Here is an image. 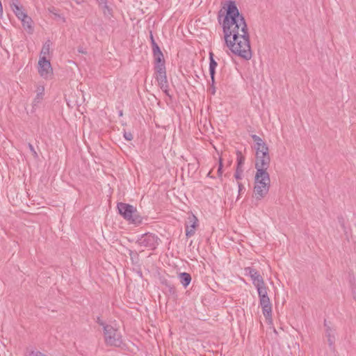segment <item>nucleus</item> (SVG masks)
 Segmentation results:
<instances>
[{
  "instance_id": "33",
  "label": "nucleus",
  "mask_w": 356,
  "mask_h": 356,
  "mask_svg": "<svg viewBox=\"0 0 356 356\" xmlns=\"http://www.w3.org/2000/svg\"><path fill=\"white\" fill-rule=\"evenodd\" d=\"M3 15V6L1 1H0V17H1Z\"/></svg>"
},
{
  "instance_id": "11",
  "label": "nucleus",
  "mask_w": 356,
  "mask_h": 356,
  "mask_svg": "<svg viewBox=\"0 0 356 356\" xmlns=\"http://www.w3.org/2000/svg\"><path fill=\"white\" fill-rule=\"evenodd\" d=\"M259 305L262 309V313L267 321L272 322V305L270 298L264 297L259 299Z\"/></svg>"
},
{
  "instance_id": "9",
  "label": "nucleus",
  "mask_w": 356,
  "mask_h": 356,
  "mask_svg": "<svg viewBox=\"0 0 356 356\" xmlns=\"http://www.w3.org/2000/svg\"><path fill=\"white\" fill-rule=\"evenodd\" d=\"M9 5L11 10L19 20L22 22H28L30 18L19 0H10Z\"/></svg>"
},
{
  "instance_id": "3",
  "label": "nucleus",
  "mask_w": 356,
  "mask_h": 356,
  "mask_svg": "<svg viewBox=\"0 0 356 356\" xmlns=\"http://www.w3.org/2000/svg\"><path fill=\"white\" fill-rule=\"evenodd\" d=\"M224 17L223 22H245V18L240 14L234 1H228L219 11L218 20Z\"/></svg>"
},
{
  "instance_id": "19",
  "label": "nucleus",
  "mask_w": 356,
  "mask_h": 356,
  "mask_svg": "<svg viewBox=\"0 0 356 356\" xmlns=\"http://www.w3.org/2000/svg\"><path fill=\"white\" fill-rule=\"evenodd\" d=\"M255 287L257 290L259 299L264 297H268V287L266 286L265 282L263 283V284H260L259 286H257Z\"/></svg>"
},
{
  "instance_id": "10",
  "label": "nucleus",
  "mask_w": 356,
  "mask_h": 356,
  "mask_svg": "<svg viewBox=\"0 0 356 356\" xmlns=\"http://www.w3.org/2000/svg\"><path fill=\"white\" fill-rule=\"evenodd\" d=\"M38 73L44 79H49L53 74V69L51 67L49 60L44 57H40L38 61Z\"/></svg>"
},
{
  "instance_id": "1",
  "label": "nucleus",
  "mask_w": 356,
  "mask_h": 356,
  "mask_svg": "<svg viewBox=\"0 0 356 356\" xmlns=\"http://www.w3.org/2000/svg\"><path fill=\"white\" fill-rule=\"evenodd\" d=\"M225 44L231 51L248 60L252 57L247 24H222Z\"/></svg>"
},
{
  "instance_id": "39",
  "label": "nucleus",
  "mask_w": 356,
  "mask_h": 356,
  "mask_svg": "<svg viewBox=\"0 0 356 356\" xmlns=\"http://www.w3.org/2000/svg\"><path fill=\"white\" fill-rule=\"evenodd\" d=\"M79 52H81L83 54H85V52L83 51V49L79 50Z\"/></svg>"
},
{
  "instance_id": "25",
  "label": "nucleus",
  "mask_w": 356,
  "mask_h": 356,
  "mask_svg": "<svg viewBox=\"0 0 356 356\" xmlns=\"http://www.w3.org/2000/svg\"><path fill=\"white\" fill-rule=\"evenodd\" d=\"M28 147L29 149H30V151L32 153V155L35 158V159H38V153L36 152V151L35 150L32 144L31 143H29L28 144Z\"/></svg>"
},
{
  "instance_id": "16",
  "label": "nucleus",
  "mask_w": 356,
  "mask_h": 356,
  "mask_svg": "<svg viewBox=\"0 0 356 356\" xmlns=\"http://www.w3.org/2000/svg\"><path fill=\"white\" fill-rule=\"evenodd\" d=\"M324 326L325 327V334L327 338L329 346H332L335 341L334 331L328 325L326 320L324 321Z\"/></svg>"
},
{
  "instance_id": "12",
  "label": "nucleus",
  "mask_w": 356,
  "mask_h": 356,
  "mask_svg": "<svg viewBox=\"0 0 356 356\" xmlns=\"http://www.w3.org/2000/svg\"><path fill=\"white\" fill-rule=\"evenodd\" d=\"M244 270L245 275L250 277L254 286H259L264 283V278L260 275L259 272L253 267H246L244 268Z\"/></svg>"
},
{
  "instance_id": "8",
  "label": "nucleus",
  "mask_w": 356,
  "mask_h": 356,
  "mask_svg": "<svg viewBox=\"0 0 356 356\" xmlns=\"http://www.w3.org/2000/svg\"><path fill=\"white\" fill-rule=\"evenodd\" d=\"M159 241L160 239L156 234L147 232L140 235L136 243L139 246L154 250L159 245Z\"/></svg>"
},
{
  "instance_id": "4",
  "label": "nucleus",
  "mask_w": 356,
  "mask_h": 356,
  "mask_svg": "<svg viewBox=\"0 0 356 356\" xmlns=\"http://www.w3.org/2000/svg\"><path fill=\"white\" fill-rule=\"evenodd\" d=\"M119 213L129 223L136 225L143 222V218L139 215L137 209L127 203L119 202L117 204Z\"/></svg>"
},
{
  "instance_id": "22",
  "label": "nucleus",
  "mask_w": 356,
  "mask_h": 356,
  "mask_svg": "<svg viewBox=\"0 0 356 356\" xmlns=\"http://www.w3.org/2000/svg\"><path fill=\"white\" fill-rule=\"evenodd\" d=\"M236 160H237V168H243V165L245 163V156L243 155L241 151L236 152Z\"/></svg>"
},
{
  "instance_id": "32",
  "label": "nucleus",
  "mask_w": 356,
  "mask_h": 356,
  "mask_svg": "<svg viewBox=\"0 0 356 356\" xmlns=\"http://www.w3.org/2000/svg\"><path fill=\"white\" fill-rule=\"evenodd\" d=\"M99 5L102 6L103 8L105 9H107L108 10V8L106 5V0H97Z\"/></svg>"
},
{
  "instance_id": "13",
  "label": "nucleus",
  "mask_w": 356,
  "mask_h": 356,
  "mask_svg": "<svg viewBox=\"0 0 356 356\" xmlns=\"http://www.w3.org/2000/svg\"><path fill=\"white\" fill-rule=\"evenodd\" d=\"M188 221L186 225V235L187 237H191L194 235L195 232V228L197 226V219L192 215L188 217Z\"/></svg>"
},
{
  "instance_id": "37",
  "label": "nucleus",
  "mask_w": 356,
  "mask_h": 356,
  "mask_svg": "<svg viewBox=\"0 0 356 356\" xmlns=\"http://www.w3.org/2000/svg\"><path fill=\"white\" fill-rule=\"evenodd\" d=\"M122 115H123V112H122V111H120L119 112V115H120V116H122Z\"/></svg>"
},
{
  "instance_id": "2",
  "label": "nucleus",
  "mask_w": 356,
  "mask_h": 356,
  "mask_svg": "<svg viewBox=\"0 0 356 356\" xmlns=\"http://www.w3.org/2000/svg\"><path fill=\"white\" fill-rule=\"evenodd\" d=\"M150 40L154 58V78L162 91L170 98H172L169 93V84L166 76L164 56L160 47L154 39L152 31H150Z\"/></svg>"
},
{
  "instance_id": "27",
  "label": "nucleus",
  "mask_w": 356,
  "mask_h": 356,
  "mask_svg": "<svg viewBox=\"0 0 356 356\" xmlns=\"http://www.w3.org/2000/svg\"><path fill=\"white\" fill-rule=\"evenodd\" d=\"M124 138L128 140V141H130L133 139V135L131 132L129 131H124Z\"/></svg>"
},
{
  "instance_id": "23",
  "label": "nucleus",
  "mask_w": 356,
  "mask_h": 356,
  "mask_svg": "<svg viewBox=\"0 0 356 356\" xmlns=\"http://www.w3.org/2000/svg\"><path fill=\"white\" fill-rule=\"evenodd\" d=\"M243 172V168H236V172L234 173V177L237 180H240L242 179V175Z\"/></svg>"
},
{
  "instance_id": "24",
  "label": "nucleus",
  "mask_w": 356,
  "mask_h": 356,
  "mask_svg": "<svg viewBox=\"0 0 356 356\" xmlns=\"http://www.w3.org/2000/svg\"><path fill=\"white\" fill-rule=\"evenodd\" d=\"M222 159L220 158V160H219V166H218V171H217V174H218V177L219 178H222Z\"/></svg>"
},
{
  "instance_id": "38",
  "label": "nucleus",
  "mask_w": 356,
  "mask_h": 356,
  "mask_svg": "<svg viewBox=\"0 0 356 356\" xmlns=\"http://www.w3.org/2000/svg\"><path fill=\"white\" fill-rule=\"evenodd\" d=\"M79 52H81L83 54H85V52L83 51V49L79 50Z\"/></svg>"
},
{
  "instance_id": "5",
  "label": "nucleus",
  "mask_w": 356,
  "mask_h": 356,
  "mask_svg": "<svg viewBox=\"0 0 356 356\" xmlns=\"http://www.w3.org/2000/svg\"><path fill=\"white\" fill-rule=\"evenodd\" d=\"M270 162L255 163V168L257 170L254 176V185H259L264 188H270V175L267 172L270 167Z\"/></svg>"
},
{
  "instance_id": "31",
  "label": "nucleus",
  "mask_w": 356,
  "mask_h": 356,
  "mask_svg": "<svg viewBox=\"0 0 356 356\" xmlns=\"http://www.w3.org/2000/svg\"><path fill=\"white\" fill-rule=\"evenodd\" d=\"M97 323L103 327V330H104V326H109L110 325L106 324L103 321L101 320L99 317L97 318Z\"/></svg>"
},
{
  "instance_id": "35",
  "label": "nucleus",
  "mask_w": 356,
  "mask_h": 356,
  "mask_svg": "<svg viewBox=\"0 0 356 356\" xmlns=\"http://www.w3.org/2000/svg\"><path fill=\"white\" fill-rule=\"evenodd\" d=\"M75 1L76 2V3L80 4L82 2H83V0H75Z\"/></svg>"
},
{
  "instance_id": "34",
  "label": "nucleus",
  "mask_w": 356,
  "mask_h": 356,
  "mask_svg": "<svg viewBox=\"0 0 356 356\" xmlns=\"http://www.w3.org/2000/svg\"><path fill=\"white\" fill-rule=\"evenodd\" d=\"M132 254H137V253H136V252H134V251H132V250H129V255L131 257V256H132Z\"/></svg>"
},
{
  "instance_id": "36",
  "label": "nucleus",
  "mask_w": 356,
  "mask_h": 356,
  "mask_svg": "<svg viewBox=\"0 0 356 356\" xmlns=\"http://www.w3.org/2000/svg\"><path fill=\"white\" fill-rule=\"evenodd\" d=\"M211 171L209 172V173L207 174V177L213 178V177L211 175Z\"/></svg>"
},
{
  "instance_id": "21",
  "label": "nucleus",
  "mask_w": 356,
  "mask_h": 356,
  "mask_svg": "<svg viewBox=\"0 0 356 356\" xmlns=\"http://www.w3.org/2000/svg\"><path fill=\"white\" fill-rule=\"evenodd\" d=\"M161 284L165 286V289L170 294L175 295L176 294V288L175 286L168 282L167 280H163L161 282Z\"/></svg>"
},
{
  "instance_id": "26",
  "label": "nucleus",
  "mask_w": 356,
  "mask_h": 356,
  "mask_svg": "<svg viewBox=\"0 0 356 356\" xmlns=\"http://www.w3.org/2000/svg\"><path fill=\"white\" fill-rule=\"evenodd\" d=\"M24 29L29 33H32L33 32V27L31 26V24H22Z\"/></svg>"
},
{
  "instance_id": "17",
  "label": "nucleus",
  "mask_w": 356,
  "mask_h": 356,
  "mask_svg": "<svg viewBox=\"0 0 356 356\" xmlns=\"http://www.w3.org/2000/svg\"><path fill=\"white\" fill-rule=\"evenodd\" d=\"M269 190L264 188L259 185H254V193L257 200L263 199L268 193Z\"/></svg>"
},
{
  "instance_id": "28",
  "label": "nucleus",
  "mask_w": 356,
  "mask_h": 356,
  "mask_svg": "<svg viewBox=\"0 0 356 356\" xmlns=\"http://www.w3.org/2000/svg\"><path fill=\"white\" fill-rule=\"evenodd\" d=\"M29 356H47V355L43 354L40 351L32 350V351L29 352Z\"/></svg>"
},
{
  "instance_id": "14",
  "label": "nucleus",
  "mask_w": 356,
  "mask_h": 356,
  "mask_svg": "<svg viewBox=\"0 0 356 356\" xmlns=\"http://www.w3.org/2000/svg\"><path fill=\"white\" fill-rule=\"evenodd\" d=\"M44 95V88L43 86H39L37 88V95L34 98L32 103L33 111H34L38 105L41 103L43 96Z\"/></svg>"
},
{
  "instance_id": "20",
  "label": "nucleus",
  "mask_w": 356,
  "mask_h": 356,
  "mask_svg": "<svg viewBox=\"0 0 356 356\" xmlns=\"http://www.w3.org/2000/svg\"><path fill=\"white\" fill-rule=\"evenodd\" d=\"M51 42L49 40H47L42 48L40 56V57H44V58H47V56L49 54V50L51 47Z\"/></svg>"
},
{
  "instance_id": "6",
  "label": "nucleus",
  "mask_w": 356,
  "mask_h": 356,
  "mask_svg": "<svg viewBox=\"0 0 356 356\" xmlns=\"http://www.w3.org/2000/svg\"><path fill=\"white\" fill-rule=\"evenodd\" d=\"M251 137L255 143V163L270 162L269 149L266 143L257 135L252 134Z\"/></svg>"
},
{
  "instance_id": "18",
  "label": "nucleus",
  "mask_w": 356,
  "mask_h": 356,
  "mask_svg": "<svg viewBox=\"0 0 356 356\" xmlns=\"http://www.w3.org/2000/svg\"><path fill=\"white\" fill-rule=\"evenodd\" d=\"M179 278L181 284L186 288L191 282V276L188 273H181L179 275Z\"/></svg>"
},
{
  "instance_id": "7",
  "label": "nucleus",
  "mask_w": 356,
  "mask_h": 356,
  "mask_svg": "<svg viewBox=\"0 0 356 356\" xmlns=\"http://www.w3.org/2000/svg\"><path fill=\"white\" fill-rule=\"evenodd\" d=\"M104 335L105 343L108 346L120 347L122 344L120 333L112 325L104 326Z\"/></svg>"
},
{
  "instance_id": "15",
  "label": "nucleus",
  "mask_w": 356,
  "mask_h": 356,
  "mask_svg": "<svg viewBox=\"0 0 356 356\" xmlns=\"http://www.w3.org/2000/svg\"><path fill=\"white\" fill-rule=\"evenodd\" d=\"M218 66V63L214 59V54L213 52H209V74L211 81H213V78L216 74V68Z\"/></svg>"
},
{
  "instance_id": "29",
  "label": "nucleus",
  "mask_w": 356,
  "mask_h": 356,
  "mask_svg": "<svg viewBox=\"0 0 356 356\" xmlns=\"http://www.w3.org/2000/svg\"><path fill=\"white\" fill-rule=\"evenodd\" d=\"M209 91H210L211 94L213 95H214L216 94L215 77L213 78V81H211Z\"/></svg>"
},
{
  "instance_id": "30",
  "label": "nucleus",
  "mask_w": 356,
  "mask_h": 356,
  "mask_svg": "<svg viewBox=\"0 0 356 356\" xmlns=\"http://www.w3.org/2000/svg\"><path fill=\"white\" fill-rule=\"evenodd\" d=\"M238 187V196H240L241 194H243L245 190L244 186L239 181L237 183Z\"/></svg>"
}]
</instances>
